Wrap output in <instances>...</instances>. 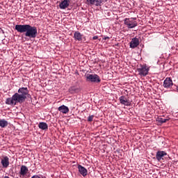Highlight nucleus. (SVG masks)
Masks as SVG:
<instances>
[{
    "mask_svg": "<svg viewBox=\"0 0 178 178\" xmlns=\"http://www.w3.org/2000/svg\"><path fill=\"white\" fill-rule=\"evenodd\" d=\"M30 98L31 95L29 94V88H19L18 89V92L15 93L12 97L7 98L6 100V105H11L15 106L17 104H23L26 102V99Z\"/></svg>",
    "mask_w": 178,
    "mask_h": 178,
    "instance_id": "nucleus-1",
    "label": "nucleus"
},
{
    "mask_svg": "<svg viewBox=\"0 0 178 178\" xmlns=\"http://www.w3.org/2000/svg\"><path fill=\"white\" fill-rule=\"evenodd\" d=\"M15 30L21 34L24 33L25 37L29 38H35L38 35L37 27L30 24H17L15 25Z\"/></svg>",
    "mask_w": 178,
    "mask_h": 178,
    "instance_id": "nucleus-2",
    "label": "nucleus"
},
{
    "mask_svg": "<svg viewBox=\"0 0 178 178\" xmlns=\"http://www.w3.org/2000/svg\"><path fill=\"white\" fill-rule=\"evenodd\" d=\"M87 81L90 83H101V78L97 74H87L85 75Z\"/></svg>",
    "mask_w": 178,
    "mask_h": 178,
    "instance_id": "nucleus-3",
    "label": "nucleus"
},
{
    "mask_svg": "<svg viewBox=\"0 0 178 178\" xmlns=\"http://www.w3.org/2000/svg\"><path fill=\"white\" fill-rule=\"evenodd\" d=\"M124 23L128 29H134V27L138 26L137 21L133 20V18H125Z\"/></svg>",
    "mask_w": 178,
    "mask_h": 178,
    "instance_id": "nucleus-4",
    "label": "nucleus"
},
{
    "mask_svg": "<svg viewBox=\"0 0 178 178\" xmlns=\"http://www.w3.org/2000/svg\"><path fill=\"white\" fill-rule=\"evenodd\" d=\"M138 72L139 73V76H143V77H145L149 72V67H147L146 65H141L140 67L138 68Z\"/></svg>",
    "mask_w": 178,
    "mask_h": 178,
    "instance_id": "nucleus-5",
    "label": "nucleus"
},
{
    "mask_svg": "<svg viewBox=\"0 0 178 178\" xmlns=\"http://www.w3.org/2000/svg\"><path fill=\"white\" fill-rule=\"evenodd\" d=\"M119 101L122 105H124V106H130L131 105V102L129 100V97L126 96H120L119 98Z\"/></svg>",
    "mask_w": 178,
    "mask_h": 178,
    "instance_id": "nucleus-6",
    "label": "nucleus"
},
{
    "mask_svg": "<svg viewBox=\"0 0 178 178\" xmlns=\"http://www.w3.org/2000/svg\"><path fill=\"white\" fill-rule=\"evenodd\" d=\"M140 45V40L137 38H133L129 42L130 48L134 49V48H137Z\"/></svg>",
    "mask_w": 178,
    "mask_h": 178,
    "instance_id": "nucleus-7",
    "label": "nucleus"
},
{
    "mask_svg": "<svg viewBox=\"0 0 178 178\" xmlns=\"http://www.w3.org/2000/svg\"><path fill=\"white\" fill-rule=\"evenodd\" d=\"M172 86H173V81L172 80V78L170 77L165 78L163 84V86L164 87V88H171Z\"/></svg>",
    "mask_w": 178,
    "mask_h": 178,
    "instance_id": "nucleus-8",
    "label": "nucleus"
},
{
    "mask_svg": "<svg viewBox=\"0 0 178 178\" xmlns=\"http://www.w3.org/2000/svg\"><path fill=\"white\" fill-rule=\"evenodd\" d=\"M77 168H78V170H79V172L80 173V175H81V176H83V177H86V176H87V175L88 174V170L80 164L78 165Z\"/></svg>",
    "mask_w": 178,
    "mask_h": 178,
    "instance_id": "nucleus-9",
    "label": "nucleus"
},
{
    "mask_svg": "<svg viewBox=\"0 0 178 178\" xmlns=\"http://www.w3.org/2000/svg\"><path fill=\"white\" fill-rule=\"evenodd\" d=\"M1 163L3 166V168H8L9 167V157L8 156H3V159H1Z\"/></svg>",
    "mask_w": 178,
    "mask_h": 178,
    "instance_id": "nucleus-10",
    "label": "nucleus"
},
{
    "mask_svg": "<svg viewBox=\"0 0 178 178\" xmlns=\"http://www.w3.org/2000/svg\"><path fill=\"white\" fill-rule=\"evenodd\" d=\"M168 155V153L165 151H158L156 154V158L157 161H161V159H163L164 156H166Z\"/></svg>",
    "mask_w": 178,
    "mask_h": 178,
    "instance_id": "nucleus-11",
    "label": "nucleus"
},
{
    "mask_svg": "<svg viewBox=\"0 0 178 178\" xmlns=\"http://www.w3.org/2000/svg\"><path fill=\"white\" fill-rule=\"evenodd\" d=\"M20 176H26L27 173H29V168L26 165H21L20 170H19Z\"/></svg>",
    "mask_w": 178,
    "mask_h": 178,
    "instance_id": "nucleus-12",
    "label": "nucleus"
},
{
    "mask_svg": "<svg viewBox=\"0 0 178 178\" xmlns=\"http://www.w3.org/2000/svg\"><path fill=\"white\" fill-rule=\"evenodd\" d=\"M69 3H70V0H63L59 4L60 9H66L69 7Z\"/></svg>",
    "mask_w": 178,
    "mask_h": 178,
    "instance_id": "nucleus-13",
    "label": "nucleus"
},
{
    "mask_svg": "<svg viewBox=\"0 0 178 178\" xmlns=\"http://www.w3.org/2000/svg\"><path fill=\"white\" fill-rule=\"evenodd\" d=\"M74 38L76 41H82L83 40V35L79 31H75L74 33Z\"/></svg>",
    "mask_w": 178,
    "mask_h": 178,
    "instance_id": "nucleus-14",
    "label": "nucleus"
},
{
    "mask_svg": "<svg viewBox=\"0 0 178 178\" xmlns=\"http://www.w3.org/2000/svg\"><path fill=\"white\" fill-rule=\"evenodd\" d=\"M58 111L61 113H64V114L69 113V107L65 105H62L58 107Z\"/></svg>",
    "mask_w": 178,
    "mask_h": 178,
    "instance_id": "nucleus-15",
    "label": "nucleus"
},
{
    "mask_svg": "<svg viewBox=\"0 0 178 178\" xmlns=\"http://www.w3.org/2000/svg\"><path fill=\"white\" fill-rule=\"evenodd\" d=\"M170 118H165V117H158L156 118V122L158 123H161V124L163 123H166V122H169Z\"/></svg>",
    "mask_w": 178,
    "mask_h": 178,
    "instance_id": "nucleus-16",
    "label": "nucleus"
},
{
    "mask_svg": "<svg viewBox=\"0 0 178 178\" xmlns=\"http://www.w3.org/2000/svg\"><path fill=\"white\" fill-rule=\"evenodd\" d=\"M69 92L71 94H74V92H80V88L76 87V86H71L68 89Z\"/></svg>",
    "mask_w": 178,
    "mask_h": 178,
    "instance_id": "nucleus-17",
    "label": "nucleus"
},
{
    "mask_svg": "<svg viewBox=\"0 0 178 178\" xmlns=\"http://www.w3.org/2000/svg\"><path fill=\"white\" fill-rule=\"evenodd\" d=\"M38 127L41 130H48V124H47V122H40Z\"/></svg>",
    "mask_w": 178,
    "mask_h": 178,
    "instance_id": "nucleus-18",
    "label": "nucleus"
},
{
    "mask_svg": "<svg viewBox=\"0 0 178 178\" xmlns=\"http://www.w3.org/2000/svg\"><path fill=\"white\" fill-rule=\"evenodd\" d=\"M8 121L5 119L0 120V127H2L3 129L6 127L8 126Z\"/></svg>",
    "mask_w": 178,
    "mask_h": 178,
    "instance_id": "nucleus-19",
    "label": "nucleus"
},
{
    "mask_svg": "<svg viewBox=\"0 0 178 178\" xmlns=\"http://www.w3.org/2000/svg\"><path fill=\"white\" fill-rule=\"evenodd\" d=\"M103 2H108V0H97L95 5V6H102Z\"/></svg>",
    "mask_w": 178,
    "mask_h": 178,
    "instance_id": "nucleus-20",
    "label": "nucleus"
},
{
    "mask_svg": "<svg viewBox=\"0 0 178 178\" xmlns=\"http://www.w3.org/2000/svg\"><path fill=\"white\" fill-rule=\"evenodd\" d=\"M88 5H95L97 0H86Z\"/></svg>",
    "mask_w": 178,
    "mask_h": 178,
    "instance_id": "nucleus-21",
    "label": "nucleus"
},
{
    "mask_svg": "<svg viewBox=\"0 0 178 178\" xmlns=\"http://www.w3.org/2000/svg\"><path fill=\"white\" fill-rule=\"evenodd\" d=\"M93 120H94V115H90L88 118V122H92Z\"/></svg>",
    "mask_w": 178,
    "mask_h": 178,
    "instance_id": "nucleus-22",
    "label": "nucleus"
},
{
    "mask_svg": "<svg viewBox=\"0 0 178 178\" xmlns=\"http://www.w3.org/2000/svg\"><path fill=\"white\" fill-rule=\"evenodd\" d=\"M92 40H98V36L95 35L92 38Z\"/></svg>",
    "mask_w": 178,
    "mask_h": 178,
    "instance_id": "nucleus-23",
    "label": "nucleus"
},
{
    "mask_svg": "<svg viewBox=\"0 0 178 178\" xmlns=\"http://www.w3.org/2000/svg\"><path fill=\"white\" fill-rule=\"evenodd\" d=\"M109 37H108V36H105L104 38H103V40H109Z\"/></svg>",
    "mask_w": 178,
    "mask_h": 178,
    "instance_id": "nucleus-24",
    "label": "nucleus"
},
{
    "mask_svg": "<svg viewBox=\"0 0 178 178\" xmlns=\"http://www.w3.org/2000/svg\"><path fill=\"white\" fill-rule=\"evenodd\" d=\"M131 19H133V20H134V22H136V20H137V18H136V17H132V18H131Z\"/></svg>",
    "mask_w": 178,
    "mask_h": 178,
    "instance_id": "nucleus-25",
    "label": "nucleus"
},
{
    "mask_svg": "<svg viewBox=\"0 0 178 178\" xmlns=\"http://www.w3.org/2000/svg\"><path fill=\"white\" fill-rule=\"evenodd\" d=\"M175 87H176L177 91H178V85H177V86L175 85Z\"/></svg>",
    "mask_w": 178,
    "mask_h": 178,
    "instance_id": "nucleus-26",
    "label": "nucleus"
},
{
    "mask_svg": "<svg viewBox=\"0 0 178 178\" xmlns=\"http://www.w3.org/2000/svg\"><path fill=\"white\" fill-rule=\"evenodd\" d=\"M3 178H9L8 176H5Z\"/></svg>",
    "mask_w": 178,
    "mask_h": 178,
    "instance_id": "nucleus-27",
    "label": "nucleus"
}]
</instances>
